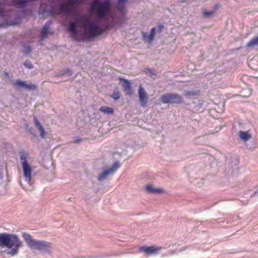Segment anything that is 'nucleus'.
<instances>
[{"label": "nucleus", "instance_id": "nucleus-1", "mask_svg": "<svg viewBox=\"0 0 258 258\" xmlns=\"http://www.w3.org/2000/svg\"><path fill=\"white\" fill-rule=\"evenodd\" d=\"M24 245L18 235L7 232L0 233V256L9 258L18 255Z\"/></svg>", "mask_w": 258, "mask_h": 258}, {"label": "nucleus", "instance_id": "nucleus-2", "mask_svg": "<svg viewBox=\"0 0 258 258\" xmlns=\"http://www.w3.org/2000/svg\"><path fill=\"white\" fill-rule=\"evenodd\" d=\"M29 159L30 157L28 153L20 152V160L26 183V184H23L22 182H20V184L21 186L26 190H32L33 189L32 169L29 163Z\"/></svg>", "mask_w": 258, "mask_h": 258}, {"label": "nucleus", "instance_id": "nucleus-3", "mask_svg": "<svg viewBox=\"0 0 258 258\" xmlns=\"http://www.w3.org/2000/svg\"><path fill=\"white\" fill-rule=\"evenodd\" d=\"M22 236L31 249L37 250L49 254L51 252L52 247L50 242L35 239L31 235L26 232L22 233Z\"/></svg>", "mask_w": 258, "mask_h": 258}, {"label": "nucleus", "instance_id": "nucleus-4", "mask_svg": "<svg viewBox=\"0 0 258 258\" xmlns=\"http://www.w3.org/2000/svg\"><path fill=\"white\" fill-rule=\"evenodd\" d=\"M161 101L163 104H181L183 102L182 97L177 94L166 93L161 96Z\"/></svg>", "mask_w": 258, "mask_h": 258}, {"label": "nucleus", "instance_id": "nucleus-5", "mask_svg": "<svg viewBox=\"0 0 258 258\" xmlns=\"http://www.w3.org/2000/svg\"><path fill=\"white\" fill-rule=\"evenodd\" d=\"M120 166V164L118 161H116L111 168L104 169L103 171L100 174L98 177L99 181H103L109 175H113Z\"/></svg>", "mask_w": 258, "mask_h": 258}, {"label": "nucleus", "instance_id": "nucleus-6", "mask_svg": "<svg viewBox=\"0 0 258 258\" xmlns=\"http://www.w3.org/2000/svg\"><path fill=\"white\" fill-rule=\"evenodd\" d=\"M138 94L141 106L145 107L147 105L148 98L146 91L141 85L139 87Z\"/></svg>", "mask_w": 258, "mask_h": 258}, {"label": "nucleus", "instance_id": "nucleus-7", "mask_svg": "<svg viewBox=\"0 0 258 258\" xmlns=\"http://www.w3.org/2000/svg\"><path fill=\"white\" fill-rule=\"evenodd\" d=\"M14 85L18 88H23L28 90H35L37 86L33 84H28L26 81L18 80L14 83Z\"/></svg>", "mask_w": 258, "mask_h": 258}, {"label": "nucleus", "instance_id": "nucleus-8", "mask_svg": "<svg viewBox=\"0 0 258 258\" xmlns=\"http://www.w3.org/2000/svg\"><path fill=\"white\" fill-rule=\"evenodd\" d=\"M161 249V248L160 247H157L155 246H142L140 248L141 251L149 255L156 254L158 253Z\"/></svg>", "mask_w": 258, "mask_h": 258}, {"label": "nucleus", "instance_id": "nucleus-9", "mask_svg": "<svg viewBox=\"0 0 258 258\" xmlns=\"http://www.w3.org/2000/svg\"><path fill=\"white\" fill-rule=\"evenodd\" d=\"M34 123L35 126L37 127V129L40 132V136L41 138L44 139L46 136V132H45L43 127L35 116H34Z\"/></svg>", "mask_w": 258, "mask_h": 258}, {"label": "nucleus", "instance_id": "nucleus-10", "mask_svg": "<svg viewBox=\"0 0 258 258\" xmlns=\"http://www.w3.org/2000/svg\"><path fill=\"white\" fill-rule=\"evenodd\" d=\"M155 31L156 28L154 27L152 28L149 34L147 33L143 32L142 35L144 40L145 41L148 42L149 43H151L153 41V39L154 38Z\"/></svg>", "mask_w": 258, "mask_h": 258}, {"label": "nucleus", "instance_id": "nucleus-11", "mask_svg": "<svg viewBox=\"0 0 258 258\" xmlns=\"http://www.w3.org/2000/svg\"><path fill=\"white\" fill-rule=\"evenodd\" d=\"M76 24L75 22H71L69 31L71 33V35L75 40H78L77 32L76 30Z\"/></svg>", "mask_w": 258, "mask_h": 258}, {"label": "nucleus", "instance_id": "nucleus-12", "mask_svg": "<svg viewBox=\"0 0 258 258\" xmlns=\"http://www.w3.org/2000/svg\"><path fill=\"white\" fill-rule=\"evenodd\" d=\"M120 80L123 81L122 86L124 90L127 95H131L132 94V91L130 82L125 79H120Z\"/></svg>", "mask_w": 258, "mask_h": 258}, {"label": "nucleus", "instance_id": "nucleus-13", "mask_svg": "<svg viewBox=\"0 0 258 258\" xmlns=\"http://www.w3.org/2000/svg\"><path fill=\"white\" fill-rule=\"evenodd\" d=\"M146 190L149 193L156 194V193H161L163 192V189L161 188H157L154 187L151 184H149L146 186Z\"/></svg>", "mask_w": 258, "mask_h": 258}, {"label": "nucleus", "instance_id": "nucleus-14", "mask_svg": "<svg viewBox=\"0 0 258 258\" xmlns=\"http://www.w3.org/2000/svg\"><path fill=\"white\" fill-rule=\"evenodd\" d=\"M239 136L240 139L244 142H247L251 138V136L249 131H240L239 132Z\"/></svg>", "mask_w": 258, "mask_h": 258}, {"label": "nucleus", "instance_id": "nucleus-15", "mask_svg": "<svg viewBox=\"0 0 258 258\" xmlns=\"http://www.w3.org/2000/svg\"><path fill=\"white\" fill-rule=\"evenodd\" d=\"M4 5L0 2V20L7 22L6 17L9 15V12L4 11Z\"/></svg>", "mask_w": 258, "mask_h": 258}, {"label": "nucleus", "instance_id": "nucleus-16", "mask_svg": "<svg viewBox=\"0 0 258 258\" xmlns=\"http://www.w3.org/2000/svg\"><path fill=\"white\" fill-rule=\"evenodd\" d=\"M51 24V21H48L43 27L41 30V34L42 35V38L44 39L47 37L48 34V31L50 27V26Z\"/></svg>", "mask_w": 258, "mask_h": 258}, {"label": "nucleus", "instance_id": "nucleus-17", "mask_svg": "<svg viewBox=\"0 0 258 258\" xmlns=\"http://www.w3.org/2000/svg\"><path fill=\"white\" fill-rule=\"evenodd\" d=\"M99 111L104 114H107L108 115L113 114L114 113V109L113 108L106 106L101 107L99 108Z\"/></svg>", "mask_w": 258, "mask_h": 258}, {"label": "nucleus", "instance_id": "nucleus-18", "mask_svg": "<svg viewBox=\"0 0 258 258\" xmlns=\"http://www.w3.org/2000/svg\"><path fill=\"white\" fill-rule=\"evenodd\" d=\"M255 46H258V36L253 38L247 43V47L248 48H253Z\"/></svg>", "mask_w": 258, "mask_h": 258}, {"label": "nucleus", "instance_id": "nucleus-19", "mask_svg": "<svg viewBox=\"0 0 258 258\" xmlns=\"http://www.w3.org/2000/svg\"><path fill=\"white\" fill-rule=\"evenodd\" d=\"M127 0H118V6L117 8L118 10L120 11L122 14H123V9H124V4L126 2Z\"/></svg>", "mask_w": 258, "mask_h": 258}, {"label": "nucleus", "instance_id": "nucleus-20", "mask_svg": "<svg viewBox=\"0 0 258 258\" xmlns=\"http://www.w3.org/2000/svg\"><path fill=\"white\" fill-rule=\"evenodd\" d=\"M199 94V91H185L183 95L186 97H189L190 96H194L198 95Z\"/></svg>", "mask_w": 258, "mask_h": 258}, {"label": "nucleus", "instance_id": "nucleus-21", "mask_svg": "<svg viewBox=\"0 0 258 258\" xmlns=\"http://www.w3.org/2000/svg\"><path fill=\"white\" fill-rule=\"evenodd\" d=\"M111 97L114 99V100H118L119 97H120V95H119V92L116 91H114L113 94H112L111 95Z\"/></svg>", "mask_w": 258, "mask_h": 258}, {"label": "nucleus", "instance_id": "nucleus-22", "mask_svg": "<svg viewBox=\"0 0 258 258\" xmlns=\"http://www.w3.org/2000/svg\"><path fill=\"white\" fill-rule=\"evenodd\" d=\"M25 66L29 69H32L33 68V66L31 64V62L29 60H26L24 63Z\"/></svg>", "mask_w": 258, "mask_h": 258}, {"label": "nucleus", "instance_id": "nucleus-23", "mask_svg": "<svg viewBox=\"0 0 258 258\" xmlns=\"http://www.w3.org/2000/svg\"><path fill=\"white\" fill-rule=\"evenodd\" d=\"M214 14V12L213 11H211V12H205L204 13V16L206 17H211L212 16H213Z\"/></svg>", "mask_w": 258, "mask_h": 258}, {"label": "nucleus", "instance_id": "nucleus-24", "mask_svg": "<svg viewBox=\"0 0 258 258\" xmlns=\"http://www.w3.org/2000/svg\"><path fill=\"white\" fill-rule=\"evenodd\" d=\"M4 170L1 169L0 170V180H2L4 177Z\"/></svg>", "mask_w": 258, "mask_h": 258}, {"label": "nucleus", "instance_id": "nucleus-25", "mask_svg": "<svg viewBox=\"0 0 258 258\" xmlns=\"http://www.w3.org/2000/svg\"><path fill=\"white\" fill-rule=\"evenodd\" d=\"M67 73H68L70 76H71L72 74V72L70 69H67Z\"/></svg>", "mask_w": 258, "mask_h": 258}, {"label": "nucleus", "instance_id": "nucleus-26", "mask_svg": "<svg viewBox=\"0 0 258 258\" xmlns=\"http://www.w3.org/2000/svg\"><path fill=\"white\" fill-rule=\"evenodd\" d=\"M27 48L28 50H27L26 52H29L30 51V48L29 47H28Z\"/></svg>", "mask_w": 258, "mask_h": 258}, {"label": "nucleus", "instance_id": "nucleus-27", "mask_svg": "<svg viewBox=\"0 0 258 258\" xmlns=\"http://www.w3.org/2000/svg\"><path fill=\"white\" fill-rule=\"evenodd\" d=\"M5 24H4V23L0 24V27H3L5 26Z\"/></svg>", "mask_w": 258, "mask_h": 258}, {"label": "nucleus", "instance_id": "nucleus-28", "mask_svg": "<svg viewBox=\"0 0 258 258\" xmlns=\"http://www.w3.org/2000/svg\"><path fill=\"white\" fill-rule=\"evenodd\" d=\"M182 2H185V0H182Z\"/></svg>", "mask_w": 258, "mask_h": 258}]
</instances>
